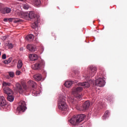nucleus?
I'll return each instance as SVG.
<instances>
[{
  "label": "nucleus",
  "mask_w": 127,
  "mask_h": 127,
  "mask_svg": "<svg viewBox=\"0 0 127 127\" xmlns=\"http://www.w3.org/2000/svg\"><path fill=\"white\" fill-rule=\"evenodd\" d=\"M78 87L72 90V94L74 95V97H70L68 98V101L73 105V106H76L77 100V101H81L82 99V96L78 93L81 92L83 90V88H88L90 85L88 82H80L77 84Z\"/></svg>",
  "instance_id": "1"
},
{
  "label": "nucleus",
  "mask_w": 127,
  "mask_h": 127,
  "mask_svg": "<svg viewBox=\"0 0 127 127\" xmlns=\"http://www.w3.org/2000/svg\"><path fill=\"white\" fill-rule=\"evenodd\" d=\"M66 98L63 95H60L59 97V101H58V105L59 109L61 111H67L68 106L66 105L65 101Z\"/></svg>",
  "instance_id": "2"
},
{
  "label": "nucleus",
  "mask_w": 127,
  "mask_h": 127,
  "mask_svg": "<svg viewBox=\"0 0 127 127\" xmlns=\"http://www.w3.org/2000/svg\"><path fill=\"white\" fill-rule=\"evenodd\" d=\"M85 117V115L83 114L78 115L76 116H74L69 121V122L73 126H77L84 121Z\"/></svg>",
  "instance_id": "3"
},
{
  "label": "nucleus",
  "mask_w": 127,
  "mask_h": 127,
  "mask_svg": "<svg viewBox=\"0 0 127 127\" xmlns=\"http://www.w3.org/2000/svg\"><path fill=\"white\" fill-rule=\"evenodd\" d=\"M4 93L7 94V99L9 102H13L14 101V97L12 96L13 92L9 88H4Z\"/></svg>",
  "instance_id": "4"
},
{
  "label": "nucleus",
  "mask_w": 127,
  "mask_h": 127,
  "mask_svg": "<svg viewBox=\"0 0 127 127\" xmlns=\"http://www.w3.org/2000/svg\"><path fill=\"white\" fill-rule=\"evenodd\" d=\"M23 88H22L21 85L19 83H17L15 84L16 89L19 92V93L21 94L25 92V90L28 89L27 86L25 84H23Z\"/></svg>",
  "instance_id": "5"
},
{
  "label": "nucleus",
  "mask_w": 127,
  "mask_h": 127,
  "mask_svg": "<svg viewBox=\"0 0 127 127\" xmlns=\"http://www.w3.org/2000/svg\"><path fill=\"white\" fill-rule=\"evenodd\" d=\"M90 105V103L89 101H86L82 104L81 107H79L78 106H76V108L78 111H86V110H88L89 108Z\"/></svg>",
  "instance_id": "6"
},
{
  "label": "nucleus",
  "mask_w": 127,
  "mask_h": 127,
  "mask_svg": "<svg viewBox=\"0 0 127 127\" xmlns=\"http://www.w3.org/2000/svg\"><path fill=\"white\" fill-rule=\"evenodd\" d=\"M45 65V62L43 60H40L37 63L32 66V68L35 70L41 69Z\"/></svg>",
  "instance_id": "7"
},
{
  "label": "nucleus",
  "mask_w": 127,
  "mask_h": 127,
  "mask_svg": "<svg viewBox=\"0 0 127 127\" xmlns=\"http://www.w3.org/2000/svg\"><path fill=\"white\" fill-rule=\"evenodd\" d=\"M89 75H86L87 78H89L90 77H93L95 75L97 70V68L94 66H90L89 67Z\"/></svg>",
  "instance_id": "8"
},
{
  "label": "nucleus",
  "mask_w": 127,
  "mask_h": 127,
  "mask_svg": "<svg viewBox=\"0 0 127 127\" xmlns=\"http://www.w3.org/2000/svg\"><path fill=\"white\" fill-rule=\"evenodd\" d=\"M26 109V104L25 101H21L19 103V106L17 108V111L19 112H24Z\"/></svg>",
  "instance_id": "9"
},
{
  "label": "nucleus",
  "mask_w": 127,
  "mask_h": 127,
  "mask_svg": "<svg viewBox=\"0 0 127 127\" xmlns=\"http://www.w3.org/2000/svg\"><path fill=\"white\" fill-rule=\"evenodd\" d=\"M95 84L96 86L103 87L105 85V81L102 77H99L98 78L96 79Z\"/></svg>",
  "instance_id": "10"
},
{
  "label": "nucleus",
  "mask_w": 127,
  "mask_h": 127,
  "mask_svg": "<svg viewBox=\"0 0 127 127\" xmlns=\"http://www.w3.org/2000/svg\"><path fill=\"white\" fill-rule=\"evenodd\" d=\"M28 83L32 86V89L33 90L34 93H35L36 92V83L34 81L32 80H30L28 82Z\"/></svg>",
  "instance_id": "11"
},
{
  "label": "nucleus",
  "mask_w": 127,
  "mask_h": 127,
  "mask_svg": "<svg viewBox=\"0 0 127 127\" xmlns=\"http://www.w3.org/2000/svg\"><path fill=\"white\" fill-rule=\"evenodd\" d=\"M8 20L9 22L13 21V22L15 23L23 22L22 19H20L17 18H8Z\"/></svg>",
  "instance_id": "12"
},
{
  "label": "nucleus",
  "mask_w": 127,
  "mask_h": 127,
  "mask_svg": "<svg viewBox=\"0 0 127 127\" xmlns=\"http://www.w3.org/2000/svg\"><path fill=\"white\" fill-rule=\"evenodd\" d=\"M28 13L27 12H20L19 13V16H20V18H24L25 19H28Z\"/></svg>",
  "instance_id": "13"
},
{
  "label": "nucleus",
  "mask_w": 127,
  "mask_h": 127,
  "mask_svg": "<svg viewBox=\"0 0 127 127\" xmlns=\"http://www.w3.org/2000/svg\"><path fill=\"white\" fill-rule=\"evenodd\" d=\"M35 22L32 25V27L33 29H36L38 27V24L39 23L40 21V18L39 17H36V20H34Z\"/></svg>",
  "instance_id": "14"
},
{
  "label": "nucleus",
  "mask_w": 127,
  "mask_h": 127,
  "mask_svg": "<svg viewBox=\"0 0 127 127\" xmlns=\"http://www.w3.org/2000/svg\"><path fill=\"white\" fill-rule=\"evenodd\" d=\"M28 14V18H30V19H34V21L36 20V18H39V17L37 16V15L34 14L33 11L29 12Z\"/></svg>",
  "instance_id": "15"
},
{
  "label": "nucleus",
  "mask_w": 127,
  "mask_h": 127,
  "mask_svg": "<svg viewBox=\"0 0 127 127\" xmlns=\"http://www.w3.org/2000/svg\"><path fill=\"white\" fill-rule=\"evenodd\" d=\"M27 49L32 52H34L36 51V47L34 45H27Z\"/></svg>",
  "instance_id": "16"
},
{
  "label": "nucleus",
  "mask_w": 127,
  "mask_h": 127,
  "mask_svg": "<svg viewBox=\"0 0 127 127\" xmlns=\"http://www.w3.org/2000/svg\"><path fill=\"white\" fill-rule=\"evenodd\" d=\"M6 102L4 97L2 96H0V106H1V107H4V106H6Z\"/></svg>",
  "instance_id": "17"
},
{
  "label": "nucleus",
  "mask_w": 127,
  "mask_h": 127,
  "mask_svg": "<svg viewBox=\"0 0 127 127\" xmlns=\"http://www.w3.org/2000/svg\"><path fill=\"white\" fill-rule=\"evenodd\" d=\"M11 8L8 7H5L2 11V13L3 14H8L10 13L11 12Z\"/></svg>",
  "instance_id": "18"
},
{
  "label": "nucleus",
  "mask_w": 127,
  "mask_h": 127,
  "mask_svg": "<svg viewBox=\"0 0 127 127\" xmlns=\"http://www.w3.org/2000/svg\"><path fill=\"white\" fill-rule=\"evenodd\" d=\"M29 57L30 58V60L32 61L37 60L38 59V56L35 54H30L29 55Z\"/></svg>",
  "instance_id": "19"
},
{
  "label": "nucleus",
  "mask_w": 127,
  "mask_h": 127,
  "mask_svg": "<svg viewBox=\"0 0 127 127\" xmlns=\"http://www.w3.org/2000/svg\"><path fill=\"white\" fill-rule=\"evenodd\" d=\"M34 38V37L33 35H31V34L30 35H28V36H26L25 38L26 40L28 41L29 42H31V41H32Z\"/></svg>",
  "instance_id": "20"
},
{
  "label": "nucleus",
  "mask_w": 127,
  "mask_h": 127,
  "mask_svg": "<svg viewBox=\"0 0 127 127\" xmlns=\"http://www.w3.org/2000/svg\"><path fill=\"white\" fill-rule=\"evenodd\" d=\"M34 78L37 81H40L42 79V76L40 74H36L34 76Z\"/></svg>",
  "instance_id": "21"
},
{
  "label": "nucleus",
  "mask_w": 127,
  "mask_h": 127,
  "mask_svg": "<svg viewBox=\"0 0 127 127\" xmlns=\"http://www.w3.org/2000/svg\"><path fill=\"white\" fill-rule=\"evenodd\" d=\"M110 112L109 111H106L103 116L102 119L103 120H106L107 118L109 117Z\"/></svg>",
  "instance_id": "22"
},
{
  "label": "nucleus",
  "mask_w": 127,
  "mask_h": 127,
  "mask_svg": "<svg viewBox=\"0 0 127 127\" xmlns=\"http://www.w3.org/2000/svg\"><path fill=\"white\" fill-rule=\"evenodd\" d=\"M73 84V82L71 81H67L66 82H65V83H64V86H65V87L69 88L70 87L72 84Z\"/></svg>",
  "instance_id": "23"
},
{
  "label": "nucleus",
  "mask_w": 127,
  "mask_h": 127,
  "mask_svg": "<svg viewBox=\"0 0 127 127\" xmlns=\"http://www.w3.org/2000/svg\"><path fill=\"white\" fill-rule=\"evenodd\" d=\"M33 3L36 6H38L41 4V1L40 0H33Z\"/></svg>",
  "instance_id": "24"
},
{
  "label": "nucleus",
  "mask_w": 127,
  "mask_h": 127,
  "mask_svg": "<svg viewBox=\"0 0 127 127\" xmlns=\"http://www.w3.org/2000/svg\"><path fill=\"white\" fill-rule=\"evenodd\" d=\"M22 62L21 60H19L18 64H17V68L18 69H20L22 66Z\"/></svg>",
  "instance_id": "25"
},
{
  "label": "nucleus",
  "mask_w": 127,
  "mask_h": 127,
  "mask_svg": "<svg viewBox=\"0 0 127 127\" xmlns=\"http://www.w3.org/2000/svg\"><path fill=\"white\" fill-rule=\"evenodd\" d=\"M23 7L24 9L27 10L29 8V6L27 3H24L23 4Z\"/></svg>",
  "instance_id": "26"
},
{
  "label": "nucleus",
  "mask_w": 127,
  "mask_h": 127,
  "mask_svg": "<svg viewBox=\"0 0 127 127\" xmlns=\"http://www.w3.org/2000/svg\"><path fill=\"white\" fill-rule=\"evenodd\" d=\"M2 85L3 86H9L11 85V84L10 83L3 82L2 83Z\"/></svg>",
  "instance_id": "27"
},
{
  "label": "nucleus",
  "mask_w": 127,
  "mask_h": 127,
  "mask_svg": "<svg viewBox=\"0 0 127 127\" xmlns=\"http://www.w3.org/2000/svg\"><path fill=\"white\" fill-rule=\"evenodd\" d=\"M7 47H8V49H11L13 47V46L12 44L9 43L7 45Z\"/></svg>",
  "instance_id": "28"
},
{
  "label": "nucleus",
  "mask_w": 127,
  "mask_h": 127,
  "mask_svg": "<svg viewBox=\"0 0 127 127\" xmlns=\"http://www.w3.org/2000/svg\"><path fill=\"white\" fill-rule=\"evenodd\" d=\"M9 76L11 77H13L14 76V73L13 72H8Z\"/></svg>",
  "instance_id": "29"
},
{
  "label": "nucleus",
  "mask_w": 127,
  "mask_h": 127,
  "mask_svg": "<svg viewBox=\"0 0 127 127\" xmlns=\"http://www.w3.org/2000/svg\"><path fill=\"white\" fill-rule=\"evenodd\" d=\"M20 74H21V71H19V70H17V71H16V74L17 75H19Z\"/></svg>",
  "instance_id": "30"
},
{
  "label": "nucleus",
  "mask_w": 127,
  "mask_h": 127,
  "mask_svg": "<svg viewBox=\"0 0 127 127\" xmlns=\"http://www.w3.org/2000/svg\"><path fill=\"white\" fill-rule=\"evenodd\" d=\"M3 7V4L1 3H0V11L1 10V9Z\"/></svg>",
  "instance_id": "31"
},
{
  "label": "nucleus",
  "mask_w": 127,
  "mask_h": 127,
  "mask_svg": "<svg viewBox=\"0 0 127 127\" xmlns=\"http://www.w3.org/2000/svg\"><path fill=\"white\" fill-rule=\"evenodd\" d=\"M2 59L3 60H5L6 59V55L5 54H3L2 56Z\"/></svg>",
  "instance_id": "32"
},
{
  "label": "nucleus",
  "mask_w": 127,
  "mask_h": 127,
  "mask_svg": "<svg viewBox=\"0 0 127 127\" xmlns=\"http://www.w3.org/2000/svg\"><path fill=\"white\" fill-rule=\"evenodd\" d=\"M10 62L7 61V60H5L3 62V63L5 64H8V63H9Z\"/></svg>",
  "instance_id": "33"
},
{
  "label": "nucleus",
  "mask_w": 127,
  "mask_h": 127,
  "mask_svg": "<svg viewBox=\"0 0 127 127\" xmlns=\"http://www.w3.org/2000/svg\"><path fill=\"white\" fill-rule=\"evenodd\" d=\"M1 38L2 40H5L6 39V36H3V37H2Z\"/></svg>",
  "instance_id": "34"
},
{
  "label": "nucleus",
  "mask_w": 127,
  "mask_h": 127,
  "mask_svg": "<svg viewBox=\"0 0 127 127\" xmlns=\"http://www.w3.org/2000/svg\"><path fill=\"white\" fill-rule=\"evenodd\" d=\"M8 20V18H4V19H3V21H4V22H7Z\"/></svg>",
  "instance_id": "35"
},
{
  "label": "nucleus",
  "mask_w": 127,
  "mask_h": 127,
  "mask_svg": "<svg viewBox=\"0 0 127 127\" xmlns=\"http://www.w3.org/2000/svg\"><path fill=\"white\" fill-rule=\"evenodd\" d=\"M20 1H25V0H18Z\"/></svg>",
  "instance_id": "36"
},
{
  "label": "nucleus",
  "mask_w": 127,
  "mask_h": 127,
  "mask_svg": "<svg viewBox=\"0 0 127 127\" xmlns=\"http://www.w3.org/2000/svg\"><path fill=\"white\" fill-rule=\"evenodd\" d=\"M20 50L21 51H23V48H20Z\"/></svg>",
  "instance_id": "37"
},
{
  "label": "nucleus",
  "mask_w": 127,
  "mask_h": 127,
  "mask_svg": "<svg viewBox=\"0 0 127 127\" xmlns=\"http://www.w3.org/2000/svg\"><path fill=\"white\" fill-rule=\"evenodd\" d=\"M1 55V53L0 52V56Z\"/></svg>",
  "instance_id": "38"
}]
</instances>
